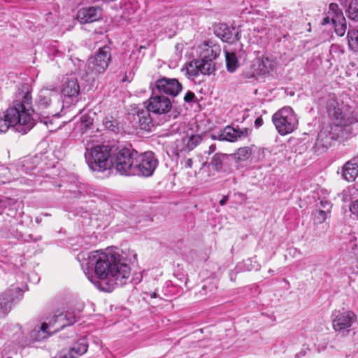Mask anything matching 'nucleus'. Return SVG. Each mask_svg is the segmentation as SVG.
Wrapping results in <instances>:
<instances>
[{"instance_id": "obj_28", "label": "nucleus", "mask_w": 358, "mask_h": 358, "mask_svg": "<svg viewBox=\"0 0 358 358\" xmlns=\"http://www.w3.org/2000/svg\"><path fill=\"white\" fill-rule=\"evenodd\" d=\"M347 40L349 49L358 52V29H350L347 33Z\"/></svg>"}, {"instance_id": "obj_47", "label": "nucleus", "mask_w": 358, "mask_h": 358, "mask_svg": "<svg viewBox=\"0 0 358 358\" xmlns=\"http://www.w3.org/2000/svg\"><path fill=\"white\" fill-rule=\"evenodd\" d=\"M216 150V145H214V144H212L209 146L208 148V151H206L205 152L206 153H208V155H210L212 154L213 152H214Z\"/></svg>"}, {"instance_id": "obj_34", "label": "nucleus", "mask_w": 358, "mask_h": 358, "mask_svg": "<svg viewBox=\"0 0 358 358\" xmlns=\"http://www.w3.org/2000/svg\"><path fill=\"white\" fill-rule=\"evenodd\" d=\"M13 178L11 176L10 171L8 168L5 166L0 167V181L2 183H7L10 182Z\"/></svg>"}, {"instance_id": "obj_23", "label": "nucleus", "mask_w": 358, "mask_h": 358, "mask_svg": "<svg viewBox=\"0 0 358 358\" xmlns=\"http://www.w3.org/2000/svg\"><path fill=\"white\" fill-rule=\"evenodd\" d=\"M62 93L68 97H75L79 94L80 86L75 76L71 75L64 78Z\"/></svg>"}, {"instance_id": "obj_41", "label": "nucleus", "mask_w": 358, "mask_h": 358, "mask_svg": "<svg viewBox=\"0 0 358 358\" xmlns=\"http://www.w3.org/2000/svg\"><path fill=\"white\" fill-rule=\"evenodd\" d=\"M350 210L358 219V200L352 201L350 205Z\"/></svg>"}, {"instance_id": "obj_21", "label": "nucleus", "mask_w": 358, "mask_h": 358, "mask_svg": "<svg viewBox=\"0 0 358 358\" xmlns=\"http://www.w3.org/2000/svg\"><path fill=\"white\" fill-rule=\"evenodd\" d=\"M102 15V10L98 6L85 7L77 13V20L81 24L91 23L99 20Z\"/></svg>"}, {"instance_id": "obj_39", "label": "nucleus", "mask_w": 358, "mask_h": 358, "mask_svg": "<svg viewBox=\"0 0 358 358\" xmlns=\"http://www.w3.org/2000/svg\"><path fill=\"white\" fill-rule=\"evenodd\" d=\"M345 22H340L336 24H333L335 29V32L339 36H342L345 34L346 29Z\"/></svg>"}, {"instance_id": "obj_2", "label": "nucleus", "mask_w": 358, "mask_h": 358, "mask_svg": "<svg viewBox=\"0 0 358 358\" xmlns=\"http://www.w3.org/2000/svg\"><path fill=\"white\" fill-rule=\"evenodd\" d=\"M34 113L31 94L27 92L17 94L12 105L0 117V132H6L12 128L17 132L27 134L36 124Z\"/></svg>"}, {"instance_id": "obj_43", "label": "nucleus", "mask_w": 358, "mask_h": 358, "mask_svg": "<svg viewBox=\"0 0 358 358\" xmlns=\"http://www.w3.org/2000/svg\"><path fill=\"white\" fill-rule=\"evenodd\" d=\"M352 249L354 254L358 256V238H356L355 243L352 244Z\"/></svg>"}, {"instance_id": "obj_10", "label": "nucleus", "mask_w": 358, "mask_h": 358, "mask_svg": "<svg viewBox=\"0 0 358 358\" xmlns=\"http://www.w3.org/2000/svg\"><path fill=\"white\" fill-rule=\"evenodd\" d=\"M135 166L134 168V176H150L154 173L158 160L152 152H145L142 154L138 152L136 157Z\"/></svg>"}, {"instance_id": "obj_1", "label": "nucleus", "mask_w": 358, "mask_h": 358, "mask_svg": "<svg viewBox=\"0 0 358 358\" xmlns=\"http://www.w3.org/2000/svg\"><path fill=\"white\" fill-rule=\"evenodd\" d=\"M77 259L86 275V269L94 268L99 280L94 282L92 276L87 278L102 291L110 292L130 281V266L117 254L100 250L91 252L82 251L77 255Z\"/></svg>"}, {"instance_id": "obj_35", "label": "nucleus", "mask_w": 358, "mask_h": 358, "mask_svg": "<svg viewBox=\"0 0 358 358\" xmlns=\"http://www.w3.org/2000/svg\"><path fill=\"white\" fill-rule=\"evenodd\" d=\"M235 155L238 160L245 161L250 157L251 150L248 147L241 148L237 150Z\"/></svg>"}, {"instance_id": "obj_45", "label": "nucleus", "mask_w": 358, "mask_h": 358, "mask_svg": "<svg viewBox=\"0 0 358 358\" xmlns=\"http://www.w3.org/2000/svg\"><path fill=\"white\" fill-rule=\"evenodd\" d=\"M330 22H331V16L327 13V16H326L323 20H322V25H326L327 24H329Z\"/></svg>"}, {"instance_id": "obj_17", "label": "nucleus", "mask_w": 358, "mask_h": 358, "mask_svg": "<svg viewBox=\"0 0 358 358\" xmlns=\"http://www.w3.org/2000/svg\"><path fill=\"white\" fill-rule=\"evenodd\" d=\"M149 103L147 108L152 113L157 114H165L168 113L171 107L172 104L170 99L161 95H155L150 98Z\"/></svg>"}, {"instance_id": "obj_38", "label": "nucleus", "mask_w": 358, "mask_h": 358, "mask_svg": "<svg viewBox=\"0 0 358 358\" xmlns=\"http://www.w3.org/2000/svg\"><path fill=\"white\" fill-rule=\"evenodd\" d=\"M329 52L332 55L340 57L344 53L343 47L338 44H332L329 48Z\"/></svg>"}, {"instance_id": "obj_26", "label": "nucleus", "mask_w": 358, "mask_h": 358, "mask_svg": "<svg viewBox=\"0 0 358 358\" xmlns=\"http://www.w3.org/2000/svg\"><path fill=\"white\" fill-rule=\"evenodd\" d=\"M229 155L223 153H216L213 155L210 164L216 171H221L224 166L228 164Z\"/></svg>"}, {"instance_id": "obj_46", "label": "nucleus", "mask_w": 358, "mask_h": 358, "mask_svg": "<svg viewBox=\"0 0 358 358\" xmlns=\"http://www.w3.org/2000/svg\"><path fill=\"white\" fill-rule=\"evenodd\" d=\"M320 204H321L322 207H323L324 208L329 209L331 207L330 202H329L328 201H322L320 202Z\"/></svg>"}, {"instance_id": "obj_15", "label": "nucleus", "mask_w": 358, "mask_h": 358, "mask_svg": "<svg viewBox=\"0 0 358 358\" xmlns=\"http://www.w3.org/2000/svg\"><path fill=\"white\" fill-rule=\"evenodd\" d=\"M22 295L21 289L13 287L0 294V317L8 314L12 306L13 302L21 297Z\"/></svg>"}, {"instance_id": "obj_18", "label": "nucleus", "mask_w": 358, "mask_h": 358, "mask_svg": "<svg viewBox=\"0 0 358 358\" xmlns=\"http://www.w3.org/2000/svg\"><path fill=\"white\" fill-rule=\"evenodd\" d=\"M88 348V343L85 338H80L69 349H64L59 352L57 358H78L84 355Z\"/></svg>"}, {"instance_id": "obj_20", "label": "nucleus", "mask_w": 358, "mask_h": 358, "mask_svg": "<svg viewBox=\"0 0 358 358\" xmlns=\"http://www.w3.org/2000/svg\"><path fill=\"white\" fill-rule=\"evenodd\" d=\"M215 35L222 41L233 43L239 39V31L235 27L220 24L215 29Z\"/></svg>"}, {"instance_id": "obj_16", "label": "nucleus", "mask_w": 358, "mask_h": 358, "mask_svg": "<svg viewBox=\"0 0 358 358\" xmlns=\"http://www.w3.org/2000/svg\"><path fill=\"white\" fill-rule=\"evenodd\" d=\"M250 130L248 128H236L227 126L223 130L220 131L217 139L220 141H227L235 142L245 138L249 136Z\"/></svg>"}, {"instance_id": "obj_7", "label": "nucleus", "mask_w": 358, "mask_h": 358, "mask_svg": "<svg viewBox=\"0 0 358 358\" xmlns=\"http://www.w3.org/2000/svg\"><path fill=\"white\" fill-rule=\"evenodd\" d=\"M138 152L130 148H122L113 153V166L121 175L134 176L136 157Z\"/></svg>"}, {"instance_id": "obj_27", "label": "nucleus", "mask_w": 358, "mask_h": 358, "mask_svg": "<svg viewBox=\"0 0 358 358\" xmlns=\"http://www.w3.org/2000/svg\"><path fill=\"white\" fill-rule=\"evenodd\" d=\"M328 14L331 17L332 24H336L340 22H345V18L343 15L342 10L336 3H331L329 4Z\"/></svg>"}, {"instance_id": "obj_30", "label": "nucleus", "mask_w": 358, "mask_h": 358, "mask_svg": "<svg viewBox=\"0 0 358 358\" xmlns=\"http://www.w3.org/2000/svg\"><path fill=\"white\" fill-rule=\"evenodd\" d=\"M225 56L227 71L231 73L234 72L238 66L236 54L227 52Z\"/></svg>"}, {"instance_id": "obj_4", "label": "nucleus", "mask_w": 358, "mask_h": 358, "mask_svg": "<svg viewBox=\"0 0 358 358\" xmlns=\"http://www.w3.org/2000/svg\"><path fill=\"white\" fill-rule=\"evenodd\" d=\"M199 58L194 59L186 66V74L194 80L199 73L210 75L215 70V60L220 55L221 48L210 41H204L196 47Z\"/></svg>"}, {"instance_id": "obj_40", "label": "nucleus", "mask_w": 358, "mask_h": 358, "mask_svg": "<svg viewBox=\"0 0 358 358\" xmlns=\"http://www.w3.org/2000/svg\"><path fill=\"white\" fill-rule=\"evenodd\" d=\"M314 216H315V218H314L315 221L318 224H321V223H323L326 220L327 213L322 210H317L315 211Z\"/></svg>"}, {"instance_id": "obj_12", "label": "nucleus", "mask_w": 358, "mask_h": 358, "mask_svg": "<svg viewBox=\"0 0 358 358\" xmlns=\"http://www.w3.org/2000/svg\"><path fill=\"white\" fill-rule=\"evenodd\" d=\"M79 317V313L74 311L59 312L57 311L55 315L48 319L47 322V328L50 333H55L64 327L73 324Z\"/></svg>"}, {"instance_id": "obj_6", "label": "nucleus", "mask_w": 358, "mask_h": 358, "mask_svg": "<svg viewBox=\"0 0 358 358\" xmlns=\"http://www.w3.org/2000/svg\"><path fill=\"white\" fill-rule=\"evenodd\" d=\"M272 121L279 134L284 136L293 132L298 127L299 120L291 107L278 110L272 116Z\"/></svg>"}, {"instance_id": "obj_5", "label": "nucleus", "mask_w": 358, "mask_h": 358, "mask_svg": "<svg viewBox=\"0 0 358 358\" xmlns=\"http://www.w3.org/2000/svg\"><path fill=\"white\" fill-rule=\"evenodd\" d=\"M85 159L90 169L93 171L103 172L113 167L114 152L108 145H92L85 144Z\"/></svg>"}, {"instance_id": "obj_49", "label": "nucleus", "mask_w": 358, "mask_h": 358, "mask_svg": "<svg viewBox=\"0 0 358 358\" xmlns=\"http://www.w3.org/2000/svg\"><path fill=\"white\" fill-rule=\"evenodd\" d=\"M228 200H229V196H227H227H224L222 197V199L220 201V204L221 206H224V205H225L227 203Z\"/></svg>"}, {"instance_id": "obj_31", "label": "nucleus", "mask_w": 358, "mask_h": 358, "mask_svg": "<svg viewBox=\"0 0 358 358\" xmlns=\"http://www.w3.org/2000/svg\"><path fill=\"white\" fill-rule=\"evenodd\" d=\"M186 141V146L189 152L194 150L202 141L200 135L184 136Z\"/></svg>"}, {"instance_id": "obj_3", "label": "nucleus", "mask_w": 358, "mask_h": 358, "mask_svg": "<svg viewBox=\"0 0 358 358\" xmlns=\"http://www.w3.org/2000/svg\"><path fill=\"white\" fill-rule=\"evenodd\" d=\"M326 108L329 116L333 122L329 126L323 127L320 131L315 145L319 148H328L331 146L333 140H336L339 137L343 136L345 127L358 122V120L354 117H345L343 115L334 94L329 96L326 102Z\"/></svg>"}, {"instance_id": "obj_22", "label": "nucleus", "mask_w": 358, "mask_h": 358, "mask_svg": "<svg viewBox=\"0 0 358 358\" xmlns=\"http://www.w3.org/2000/svg\"><path fill=\"white\" fill-rule=\"evenodd\" d=\"M51 334L48 331L47 324L43 323L40 327L34 328L29 334V338L20 342L22 347L30 345L34 341H40L48 338Z\"/></svg>"}, {"instance_id": "obj_25", "label": "nucleus", "mask_w": 358, "mask_h": 358, "mask_svg": "<svg viewBox=\"0 0 358 358\" xmlns=\"http://www.w3.org/2000/svg\"><path fill=\"white\" fill-rule=\"evenodd\" d=\"M150 112L151 111L147 108L145 109L139 110L137 113L138 124L141 129L150 131L154 126Z\"/></svg>"}, {"instance_id": "obj_50", "label": "nucleus", "mask_w": 358, "mask_h": 358, "mask_svg": "<svg viewBox=\"0 0 358 358\" xmlns=\"http://www.w3.org/2000/svg\"><path fill=\"white\" fill-rule=\"evenodd\" d=\"M263 124V120L261 117H258L255 120V124L257 127H260Z\"/></svg>"}, {"instance_id": "obj_33", "label": "nucleus", "mask_w": 358, "mask_h": 358, "mask_svg": "<svg viewBox=\"0 0 358 358\" xmlns=\"http://www.w3.org/2000/svg\"><path fill=\"white\" fill-rule=\"evenodd\" d=\"M103 124L106 129L109 131L116 132L119 129L118 122L113 117H106L103 121Z\"/></svg>"}, {"instance_id": "obj_13", "label": "nucleus", "mask_w": 358, "mask_h": 358, "mask_svg": "<svg viewBox=\"0 0 358 358\" xmlns=\"http://www.w3.org/2000/svg\"><path fill=\"white\" fill-rule=\"evenodd\" d=\"M357 315L350 310H335L331 315L333 329L336 332H349L350 328L357 322Z\"/></svg>"}, {"instance_id": "obj_32", "label": "nucleus", "mask_w": 358, "mask_h": 358, "mask_svg": "<svg viewBox=\"0 0 358 358\" xmlns=\"http://www.w3.org/2000/svg\"><path fill=\"white\" fill-rule=\"evenodd\" d=\"M346 12L350 19L358 22V0H352Z\"/></svg>"}, {"instance_id": "obj_24", "label": "nucleus", "mask_w": 358, "mask_h": 358, "mask_svg": "<svg viewBox=\"0 0 358 358\" xmlns=\"http://www.w3.org/2000/svg\"><path fill=\"white\" fill-rule=\"evenodd\" d=\"M342 175L343 178L352 182L358 176V153L357 155L347 162L343 166Z\"/></svg>"}, {"instance_id": "obj_14", "label": "nucleus", "mask_w": 358, "mask_h": 358, "mask_svg": "<svg viewBox=\"0 0 358 358\" xmlns=\"http://www.w3.org/2000/svg\"><path fill=\"white\" fill-rule=\"evenodd\" d=\"M156 90L160 94L176 96L182 90V85L176 78H169L162 76L155 83Z\"/></svg>"}, {"instance_id": "obj_37", "label": "nucleus", "mask_w": 358, "mask_h": 358, "mask_svg": "<svg viewBox=\"0 0 358 358\" xmlns=\"http://www.w3.org/2000/svg\"><path fill=\"white\" fill-rule=\"evenodd\" d=\"M14 203L13 199L0 195V215L2 214L6 208L12 206Z\"/></svg>"}, {"instance_id": "obj_11", "label": "nucleus", "mask_w": 358, "mask_h": 358, "mask_svg": "<svg viewBox=\"0 0 358 358\" xmlns=\"http://www.w3.org/2000/svg\"><path fill=\"white\" fill-rule=\"evenodd\" d=\"M79 317V313L74 311L59 312L57 311L55 315L48 319L47 322V328L50 333H55L64 327L73 324Z\"/></svg>"}, {"instance_id": "obj_9", "label": "nucleus", "mask_w": 358, "mask_h": 358, "mask_svg": "<svg viewBox=\"0 0 358 358\" xmlns=\"http://www.w3.org/2000/svg\"><path fill=\"white\" fill-rule=\"evenodd\" d=\"M275 66V61L268 56L257 57L252 62L250 69L244 71L242 76L245 79H250L255 78L257 76L266 75L273 70Z\"/></svg>"}, {"instance_id": "obj_48", "label": "nucleus", "mask_w": 358, "mask_h": 358, "mask_svg": "<svg viewBox=\"0 0 358 358\" xmlns=\"http://www.w3.org/2000/svg\"><path fill=\"white\" fill-rule=\"evenodd\" d=\"M46 119H47V120H44V121H43V123H44L45 124H46V125H47V127H48V129L50 131H53V130H54V128H53V127H50V126L48 125V123H50V124H52V121L49 119V117H48Z\"/></svg>"}, {"instance_id": "obj_8", "label": "nucleus", "mask_w": 358, "mask_h": 358, "mask_svg": "<svg viewBox=\"0 0 358 358\" xmlns=\"http://www.w3.org/2000/svg\"><path fill=\"white\" fill-rule=\"evenodd\" d=\"M110 51L109 47L104 46L99 49L97 52L87 59L86 64V76L93 78L105 72L110 62Z\"/></svg>"}, {"instance_id": "obj_52", "label": "nucleus", "mask_w": 358, "mask_h": 358, "mask_svg": "<svg viewBox=\"0 0 358 358\" xmlns=\"http://www.w3.org/2000/svg\"><path fill=\"white\" fill-rule=\"evenodd\" d=\"M268 272H269L270 273H273L274 271H273V270L270 269V270L268 271Z\"/></svg>"}, {"instance_id": "obj_53", "label": "nucleus", "mask_w": 358, "mask_h": 358, "mask_svg": "<svg viewBox=\"0 0 358 358\" xmlns=\"http://www.w3.org/2000/svg\"><path fill=\"white\" fill-rule=\"evenodd\" d=\"M357 77H358V73H357Z\"/></svg>"}, {"instance_id": "obj_42", "label": "nucleus", "mask_w": 358, "mask_h": 358, "mask_svg": "<svg viewBox=\"0 0 358 358\" xmlns=\"http://www.w3.org/2000/svg\"><path fill=\"white\" fill-rule=\"evenodd\" d=\"M194 98H195L194 93L191 91H188V92H187V93L185 94V95L184 96V101L187 103H191L194 101Z\"/></svg>"}, {"instance_id": "obj_29", "label": "nucleus", "mask_w": 358, "mask_h": 358, "mask_svg": "<svg viewBox=\"0 0 358 358\" xmlns=\"http://www.w3.org/2000/svg\"><path fill=\"white\" fill-rule=\"evenodd\" d=\"M173 152L175 155L179 157L188 152L187 147L186 146V141L185 136L176 139L172 147Z\"/></svg>"}, {"instance_id": "obj_44", "label": "nucleus", "mask_w": 358, "mask_h": 358, "mask_svg": "<svg viewBox=\"0 0 358 358\" xmlns=\"http://www.w3.org/2000/svg\"><path fill=\"white\" fill-rule=\"evenodd\" d=\"M192 159L189 158L184 162V166L185 168H191L192 166Z\"/></svg>"}, {"instance_id": "obj_51", "label": "nucleus", "mask_w": 358, "mask_h": 358, "mask_svg": "<svg viewBox=\"0 0 358 358\" xmlns=\"http://www.w3.org/2000/svg\"><path fill=\"white\" fill-rule=\"evenodd\" d=\"M156 296H157V294H156V293H155V292H153V293L151 294V297H152V298H155V297H156Z\"/></svg>"}, {"instance_id": "obj_19", "label": "nucleus", "mask_w": 358, "mask_h": 358, "mask_svg": "<svg viewBox=\"0 0 358 358\" xmlns=\"http://www.w3.org/2000/svg\"><path fill=\"white\" fill-rule=\"evenodd\" d=\"M53 98H59L58 88L53 85L43 87L38 94L36 105L40 108H47L50 106Z\"/></svg>"}, {"instance_id": "obj_36", "label": "nucleus", "mask_w": 358, "mask_h": 358, "mask_svg": "<svg viewBox=\"0 0 358 358\" xmlns=\"http://www.w3.org/2000/svg\"><path fill=\"white\" fill-rule=\"evenodd\" d=\"M93 124V119L87 114L80 117V127L82 130L87 129Z\"/></svg>"}]
</instances>
